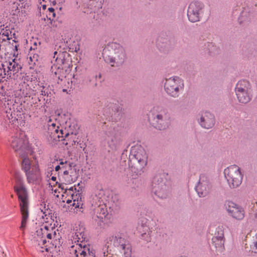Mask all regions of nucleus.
<instances>
[{
    "mask_svg": "<svg viewBox=\"0 0 257 257\" xmlns=\"http://www.w3.org/2000/svg\"><path fill=\"white\" fill-rule=\"evenodd\" d=\"M18 48V45H15V49H16V51H17V50H18V48Z\"/></svg>",
    "mask_w": 257,
    "mask_h": 257,
    "instance_id": "45",
    "label": "nucleus"
},
{
    "mask_svg": "<svg viewBox=\"0 0 257 257\" xmlns=\"http://www.w3.org/2000/svg\"><path fill=\"white\" fill-rule=\"evenodd\" d=\"M55 170L56 171H58L59 170H61V166L60 165H57L55 167Z\"/></svg>",
    "mask_w": 257,
    "mask_h": 257,
    "instance_id": "42",
    "label": "nucleus"
},
{
    "mask_svg": "<svg viewBox=\"0 0 257 257\" xmlns=\"http://www.w3.org/2000/svg\"><path fill=\"white\" fill-rule=\"evenodd\" d=\"M142 237L144 238L147 241L150 240V236L146 233H144L142 235Z\"/></svg>",
    "mask_w": 257,
    "mask_h": 257,
    "instance_id": "38",
    "label": "nucleus"
},
{
    "mask_svg": "<svg viewBox=\"0 0 257 257\" xmlns=\"http://www.w3.org/2000/svg\"><path fill=\"white\" fill-rule=\"evenodd\" d=\"M203 5L199 2H193L189 5L187 11V17L189 20L195 23L200 20L203 14Z\"/></svg>",
    "mask_w": 257,
    "mask_h": 257,
    "instance_id": "14",
    "label": "nucleus"
},
{
    "mask_svg": "<svg viewBox=\"0 0 257 257\" xmlns=\"http://www.w3.org/2000/svg\"><path fill=\"white\" fill-rule=\"evenodd\" d=\"M96 211L98 214L99 217L102 218L107 214V211L105 205H100L96 208Z\"/></svg>",
    "mask_w": 257,
    "mask_h": 257,
    "instance_id": "29",
    "label": "nucleus"
},
{
    "mask_svg": "<svg viewBox=\"0 0 257 257\" xmlns=\"http://www.w3.org/2000/svg\"><path fill=\"white\" fill-rule=\"evenodd\" d=\"M212 244L217 251L221 252L224 249V233L222 228L218 227L215 236L212 238Z\"/></svg>",
    "mask_w": 257,
    "mask_h": 257,
    "instance_id": "20",
    "label": "nucleus"
},
{
    "mask_svg": "<svg viewBox=\"0 0 257 257\" xmlns=\"http://www.w3.org/2000/svg\"><path fill=\"white\" fill-rule=\"evenodd\" d=\"M164 88L168 94L174 97H177L180 91L184 88L183 81L177 76L170 77L166 80Z\"/></svg>",
    "mask_w": 257,
    "mask_h": 257,
    "instance_id": "10",
    "label": "nucleus"
},
{
    "mask_svg": "<svg viewBox=\"0 0 257 257\" xmlns=\"http://www.w3.org/2000/svg\"><path fill=\"white\" fill-rule=\"evenodd\" d=\"M2 78H0V87H3V85H2Z\"/></svg>",
    "mask_w": 257,
    "mask_h": 257,
    "instance_id": "43",
    "label": "nucleus"
},
{
    "mask_svg": "<svg viewBox=\"0 0 257 257\" xmlns=\"http://www.w3.org/2000/svg\"><path fill=\"white\" fill-rule=\"evenodd\" d=\"M41 213L43 214V215H45V216H47L46 214H45V212H44L43 211V210H41Z\"/></svg>",
    "mask_w": 257,
    "mask_h": 257,
    "instance_id": "44",
    "label": "nucleus"
},
{
    "mask_svg": "<svg viewBox=\"0 0 257 257\" xmlns=\"http://www.w3.org/2000/svg\"><path fill=\"white\" fill-rule=\"evenodd\" d=\"M59 164L61 166V170L63 172V171H65V170L68 171V170L70 169H73L75 168L74 166H73V163L66 161H64L62 159L59 160Z\"/></svg>",
    "mask_w": 257,
    "mask_h": 257,
    "instance_id": "28",
    "label": "nucleus"
},
{
    "mask_svg": "<svg viewBox=\"0 0 257 257\" xmlns=\"http://www.w3.org/2000/svg\"><path fill=\"white\" fill-rule=\"evenodd\" d=\"M235 93L240 103H246L251 99L252 90L250 83L245 80L239 81L235 87Z\"/></svg>",
    "mask_w": 257,
    "mask_h": 257,
    "instance_id": "8",
    "label": "nucleus"
},
{
    "mask_svg": "<svg viewBox=\"0 0 257 257\" xmlns=\"http://www.w3.org/2000/svg\"><path fill=\"white\" fill-rule=\"evenodd\" d=\"M65 60L62 54H59L58 57H57L55 59V63L54 66L57 67L58 69L61 68L62 65L64 64Z\"/></svg>",
    "mask_w": 257,
    "mask_h": 257,
    "instance_id": "30",
    "label": "nucleus"
},
{
    "mask_svg": "<svg viewBox=\"0 0 257 257\" xmlns=\"http://www.w3.org/2000/svg\"><path fill=\"white\" fill-rule=\"evenodd\" d=\"M85 237L83 232L77 231L75 233L74 235L73 236V241L76 244L71 247L70 252L72 255L77 254V256L82 257V255L84 256V254L89 253V245L85 242Z\"/></svg>",
    "mask_w": 257,
    "mask_h": 257,
    "instance_id": "7",
    "label": "nucleus"
},
{
    "mask_svg": "<svg viewBox=\"0 0 257 257\" xmlns=\"http://www.w3.org/2000/svg\"><path fill=\"white\" fill-rule=\"evenodd\" d=\"M20 79L22 80L24 83H26L29 81V76L27 75L26 73H21Z\"/></svg>",
    "mask_w": 257,
    "mask_h": 257,
    "instance_id": "37",
    "label": "nucleus"
},
{
    "mask_svg": "<svg viewBox=\"0 0 257 257\" xmlns=\"http://www.w3.org/2000/svg\"><path fill=\"white\" fill-rule=\"evenodd\" d=\"M6 70L5 68L3 66V63L2 64L1 66L0 67V77L3 79L5 78L6 76L7 77V74H6Z\"/></svg>",
    "mask_w": 257,
    "mask_h": 257,
    "instance_id": "36",
    "label": "nucleus"
},
{
    "mask_svg": "<svg viewBox=\"0 0 257 257\" xmlns=\"http://www.w3.org/2000/svg\"><path fill=\"white\" fill-rule=\"evenodd\" d=\"M19 156L23 159L22 162V170L25 173L32 168V165L30 160L27 158V151L24 153L20 152Z\"/></svg>",
    "mask_w": 257,
    "mask_h": 257,
    "instance_id": "26",
    "label": "nucleus"
},
{
    "mask_svg": "<svg viewBox=\"0 0 257 257\" xmlns=\"http://www.w3.org/2000/svg\"><path fill=\"white\" fill-rule=\"evenodd\" d=\"M151 113V121L154 127L162 130L167 128L170 125V114L166 109L161 106H155L153 107Z\"/></svg>",
    "mask_w": 257,
    "mask_h": 257,
    "instance_id": "3",
    "label": "nucleus"
},
{
    "mask_svg": "<svg viewBox=\"0 0 257 257\" xmlns=\"http://www.w3.org/2000/svg\"><path fill=\"white\" fill-rule=\"evenodd\" d=\"M11 33V32L9 28L8 27H6L5 28H1L0 34L7 37V39L9 40V36Z\"/></svg>",
    "mask_w": 257,
    "mask_h": 257,
    "instance_id": "33",
    "label": "nucleus"
},
{
    "mask_svg": "<svg viewBox=\"0 0 257 257\" xmlns=\"http://www.w3.org/2000/svg\"><path fill=\"white\" fill-rule=\"evenodd\" d=\"M34 238V242L35 245H37V249L44 252L49 251L48 243L49 242L56 246L59 235L53 227L43 224L36 230Z\"/></svg>",
    "mask_w": 257,
    "mask_h": 257,
    "instance_id": "2",
    "label": "nucleus"
},
{
    "mask_svg": "<svg viewBox=\"0 0 257 257\" xmlns=\"http://www.w3.org/2000/svg\"><path fill=\"white\" fill-rule=\"evenodd\" d=\"M24 137L23 133H19L12 136L10 140L11 148L18 155H19L20 152L24 153L27 151V141L24 139Z\"/></svg>",
    "mask_w": 257,
    "mask_h": 257,
    "instance_id": "13",
    "label": "nucleus"
},
{
    "mask_svg": "<svg viewBox=\"0 0 257 257\" xmlns=\"http://www.w3.org/2000/svg\"><path fill=\"white\" fill-rule=\"evenodd\" d=\"M104 140L108 147L112 149H117L121 145L122 139L121 137L113 132L105 133Z\"/></svg>",
    "mask_w": 257,
    "mask_h": 257,
    "instance_id": "17",
    "label": "nucleus"
},
{
    "mask_svg": "<svg viewBox=\"0 0 257 257\" xmlns=\"http://www.w3.org/2000/svg\"><path fill=\"white\" fill-rule=\"evenodd\" d=\"M50 13H52L53 18L55 17V14L54 13V9L52 8H49L48 10Z\"/></svg>",
    "mask_w": 257,
    "mask_h": 257,
    "instance_id": "40",
    "label": "nucleus"
},
{
    "mask_svg": "<svg viewBox=\"0 0 257 257\" xmlns=\"http://www.w3.org/2000/svg\"><path fill=\"white\" fill-rule=\"evenodd\" d=\"M3 103L4 110L7 114H10L15 110V104L13 100L9 99V98L7 99L5 98Z\"/></svg>",
    "mask_w": 257,
    "mask_h": 257,
    "instance_id": "27",
    "label": "nucleus"
},
{
    "mask_svg": "<svg viewBox=\"0 0 257 257\" xmlns=\"http://www.w3.org/2000/svg\"><path fill=\"white\" fill-rule=\"evenodd\" d=\"M111 201L113 202L114 204L112 205L111 207L115 208V209L119 208L121 205V201L118 196L114 195L111 198Z\"/></svg>",
    "mask_w": 257,
    "mask_h": 257,
    "instance_id": "32",
    "label": "nucleus"
},
{
    "mask_svg": "<svg viewBox=\"0 0 257 257\" xmlns=\"http://www.w3.org/2000/svg\"><path fill=\"white\" fill-rule=\"evenodd\" d=\"M153 190L156 195L159 198H164L167 196L166 186L162 182H161L157 185L154 184L153 185Z\"/></svg>",
    "mask_w": 257,
    "mask_h": 257,
    "instance_id": "25",
    "label": "nucleus"
},
{
    "mask_svg": "<svg viewBox=\"0 0 257 257\" xmlns=\"http://www.w3.org/2000/svg\"><path fill=\"white\" fill-rule=\"evenodd\" d=\"M57 54V52H56V51L54 52V58H55V55H56Z\"/></svg>",
    "mask_w": 257,
    "mask_h": 257,
    "instance_id": "46",
    "label": "nucleus"
},
{
    "mask_svg": "<svg viewBox=\"0 0 257 257\" xmlns=\"http://www.w3.org/2000/svg\"><path fill=\"white\" fill-rule=\"evenodd\" d=\"M57 178L56 177L52 176L50 179L49 184L51 186V187L54 186L55 185L58 184L59 187H61V184L58 183L56 181Z\"/></svg>",
    "mask_w": 257,
    "mask_h": 257,
    "instance_id": "35",
    "label": "nucleus"
},
{
    "mask_svg": "<svg viewBox=\"0 0 257 257\" xmlns=\"http://www.w3.org/2000/svg\"><path fill=\"white\" fill-rule=\"evenodd\" d=\"M42 218H43V219H44V216H43V215H42ZM44 221H45V219H44Z\"/></svg>",
    "mask_w": 257,
    "mask_h": 257,
    "instance_id": "47",
    "label": "nucleus"
},
{
    "mask_svg": "<svg viewBox=\"0 0 257 257\" xmlns=\"http://www.w3.org/2000/svg\"><path fill=\"white\" fill-rule=\"evenodd\" d=\"M250 249L252 252L257 253V233L255 235V239L250 245Z\"/></svg>",
    "mask_w": 257,
    "mask_h": 257,
    "instance_id": "34",
    "label": "nucleus"
},
{
    "mask_svg": "<svg viewBox=\"0 0 257 257\" xmlns=\"http://www.w3.org/2000/svg\"><path fill=\"white\" fill-rule=\"evenodd\" d=\"M33 44H34V47H33L32 46L31 47V48H30L31 50H32V49L35 50L37 49V47H36L37 45V42H34Z\"/></svg>",
    "mask_w": 257,
    "mask_h": 257,
    "instance_id": "41",
    "label": "nucleus"
},
{
    "mask_svg": "<svg viewBox=\"0 0 257 257\" xmlns=\"http://www.w3.org/2000/svg\"><path fill=\"white\" fill-rule=\"evenodd\" d=\"M23 117V113L15 110L10 114H7V117L10 120V122L17 126L24 122Z\"/></svg>",
    "mask_w": 257,
    "mask_h": 257,
    "instance_id": "23",
    "label": "nucleus"
},
{
    "mask_svg": "<svg viewBox=\"0 0 257 257\" xmlns=\"http://www.w3.org/2000/svg\"><path fill=\"white\" fill-rule=\"evenodd\" d=\"M225 208L229 214L233 218L237 220H241L244 218V210L234 203L228 201L225 204Z\"/></svg>",
    "mask_w": 257,
    "mask_h": 257,
    "instance_id": "18",
    "label": "nucleus"
},
{
    "mask_svg": "<svg viewBox=\"0 0 257 257\" xmlns=\"http://www.w3.org/2000/svg\"><path fill=\"white\" fill-rule=\"evenodd\" d=\"M63 137H61L60 141H63V144L67 147V149L75 145L77 142V138L75 134L72 133L70 134L68 133V135H67V136H65V134H63Z\"/></svg>",
    "mask_w": 257,
    "mask_h": 257,
    "instance_id": "24",
    "label": "nucleus"
},
{
    "mask_svg": "<svg viewBox=\"0 0 257 257\" xmlns=\"http://www.w3.org/2000/svg\"><path fill=\"white\" fill-rule=\"evenodd\" d=\"M78 178L76 169L65 170L60 175V180L63 184H70L75 182Z\"/></svg>",
    "mask_w": 257,
    "mask_h": 257,
    "instance_id": "21",
    "label": "nucleus"
},
{
    "mask_svg": "<svg viewBox=\"0 0 257 257\" xmlns=\"http://www.w3.org/2000/svg\"><path fill=\"white\" fill-rule=\"evenodd\" d=\"M13 176L15 180L14 190L17 193L20 201V206L22 214L21 223L20 229L22 233H25V230L29 219L28 210V193L26 188L23 177L17 171H15Z\"/></svg>",
    "mask_w": 257,
    "mask_h": 257,
    "instance_id": "1",
    "label": "nucleus"
},
{
    "mask_svg": "<svg viewBox=\"0 0 257 257\" xmlns=\"http://www.w3.org/2000/svg\"><path fill=\"white\" fill-rule=\"evenodd\" d=\"M28 183H34L41 179V174L38 163L32 165V168L25 172Z\"/></svg>",
    "mask_w": 257,
    "mask_h": 257,
    "instance_id": "19",
    "label": "nucleus"
},
{
    "mask_svg": "<svg viewBox=\"0 0 257 257\" xmlns=\"http://www.w3.org/2000/svg\"><path fill=\"white\" fill-rule=\"evenodd\" d=\"M199 123L202 127L209 129L214 125L215 117L208 111L203 112L200 118Z\"/></svg>",
    "mask_w": 257,
    "mask_h": 257,
    "instance_id": "22",
    "label": "nucleus"
},
{
    "mask_svg": "<svg viewBox=\"0 0 257 257\" xmlns=\"http://www.w3.org/2000/svg\"><path fill=\"white\" fill-rule=\"evenodd\" d=\"M225 178L230 187L239 186L242 181L243 175L240 168L236 165H231L224 171Z\"/></svg>",
    "mask_w": 257,
    "mask_h": 257,
    "instance_id": "9",
    "label": "nucleus"
},
{
    "mask_svg": "<svg viewBox=\"0 0 257 257\" xmlns=\"http://www.w3.org/2000/svg\"><path fill=\"white\" fill-rule=\"evenodd\" d=\"M62 196L63 202L69 204L73 201L72 206L75 208H79L83 204L79 191L77 190L75 186L65 188Z\"/></svg>",
    "mask_w": 257,
    "mask_h": 257,
    "instance_id": "12",
    "label": "nucleus"
},
{
    "mask_svg": "<svg viewBox=\"0 0 257 257\" xmlns=\"http://www.w3.org/2000/svg\"><path fill=\"white\" fill-rule=\"evenodd\" d=\"M131 252H128V253L125 252H122L121 253L122 254V257H131Z\"/></svg>",
    "mask_w": 257,
    "mask_h": 257,
    "instance_id": "39",
    "label": "nucleus"
},
{
    "mask_svg": "<svg viewBox=\"0 0 257 257\" xmlns=\"http://www.w3.org/2000/svg\"><path fill=\"white\" fill-rule=\"evenodd\" d=\"M48 125L49 134L48 141L52 144H55L60 141V138L63 137V134H65V136L68 135V132L66 128H63L62 126L59 125L56 118L50 117L48 121Z\"/></svg>",
    "mask_w": 257,
    "mask_h": 257,
    "instance_id": "6",
    "label": "nucleus"
},
{
    "mask_svg": "<svg viewBox=\"0 0 257 257\" xmlns=\"http://www.w3.org/2000/svg\"><path fill=\"white\" fill-rule=\"evenodd\" d=\"M105 246L108 250H116L120 253L132 252L129 241L122 233H117L109 237L106 241Z\"/></svg>",
    "mask_w": 257,
    "mask_h": 257,
    "instance_id": "4",
    "label": "nucleus"
},
{
    "mask_svg": "<svg viewBox=\"0 0 257 257\" xmlns=\"http://www.w3.org/2000/svg\"><path fill=\"white\" fill-rule=\"evenodd\" d=\"M131 154L134 158V169L141 171L147 163L148 157L145 149L141 146L135 147L131 150Z\"/></svg>",
    "mask_w": 257,
    "mask_h": 257,
    "instance_id": "11",
    "label": "nucleus"
},
{
    "mask_svg": "<svg viewBox=\"0 0 257 257\" xmlns=\"http://www.w3.org/2000/svg\"><path fill=\"white\" fill-rule=\"evenodd\" d=\"M109 55L104 56L105 60L110 63L111 66L121 65L126 59L124 49L119 44L112 43L108 47Z\"/></svg>",
    "mask_w": 257,
    "mask_h": 257,
    "instance_id": "5",
    "label": "nucleus"
},
{
    "mask_svg": "<svg viewBox=\"0 0 257 257\" xmlns=\"http://www.w3.org/2000/svg\"><path fill=\"white\" fill-rule=\"evenodd\" d=\"M39 55L37 54H34L33 55L31 54L29 57V64L31 65V67L35 66L38 62Z\"/></svg>",
    "mask_w": 257,
    "mask_h": 257,
    "instance_id": "31",
    "label": "nucleus"
},
{
    "mask_svg": "<svg viewBox=\"0 0 257 257\" xmlns=\"http://www.w3.org/2000/svg\"><path fill=\"white\" fill-rule=\"evenodd\" d=\"M212 189V184L208 177L201 175L196 186L195 189L200 197H205L207 195Z\"/></svg>",
    "mask_w": 257,
    "mask_h": 257,
    "instance_id": "15",
    "label": "nucleus"
},
{
    "mask_svg": "<svg viewBox=\"0 0 257 257\" xmlns=\"http://www.w3.org/2000/svg\"><path fill=\"white\" fill-rule=\"evenodd\" d=\"M3 66L6 70L7 78H12L22 68L20 60L17 59H13L9 61H5L3 63Z\"/></svg>",
    "mask_w": 257,
    "mask_h": 257,
    "instance_id": "16",
    "label": "nucleus"
}]
</instances>
